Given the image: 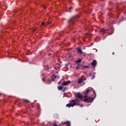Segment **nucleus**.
<instances>
[{"label": "nucleus", "instance_id": "nucleus-1", "mask_svg": "<svg viewBox=\"0 0 126 126\" xmlns=\"http://www.w3.org/2000/svg\"><path fill=\"white\" fill-rule=\"evenodd\" d=\"M91 91H93V89L92 88H89L86 90L85 92H84V94H85V95L83 96L84 98V101L86 103H91L93 100V98L87 96V94L90 93Z\"/></svg>", "mask_w": 126, "mask_h": 126}, {"label": "nucleus", "instance_id": "nucleus-2", "mask_svg": "<svg viewBox=\"0 0 126 126\" xmlns=\"http://www.w3.org/2000/svg\"><path fill=\"white\" fill-rule=\"evenodd\" d=\"M76 105L77 106H80L81 108L83 107V105L82 104H80L78 103L75 102V100L74 99L71 100L70 103L66 104V107H68V108H70V107H74V106Z\"/></svg>", "mask_w": 126, "mask_h": 126}, {"label": "nucleus", "instance_id": "nucleus-3", "mask_svg": "<svg viewBox=\"0 0 126 126\" xmlns=\"http://www.w3.org/2000/svg\"><path fill=\"white\" fill-rule=\"evenodd\" d=\"M76 97L77 98H78L79 99H80V100H82L83 96L80 94V93H77L76 94Z\"/></svg>", "mask_w": 126, "mask_h": 126}, {"label": "nucleus", "instance_id": "nucleus-4", "mask_svg": "<svg viewBox=\"0 0 126 126\" xmlns=\"http://www.w3.org/2000/svg\"><path fill=\"white\" fill-rule=\"evenodd\" d=\"M91 64H92L93 67H95V66L97 65V61H96V60H94L93 62L91 63Z\"/></svg>", "mask_w": 126, "mask_h": 126}, {"label": "nucleus", "instance_id": "nucleus-5", "mask_svg": "<svg viewBox=\"0 0 126 126\" xmlns=\"http://www.w3.org/2000/svg\"><path fill=\"white\" fill-rule=\"evenodd\" d=\"M70 83V81H67L66 82H63L62 84L63 86H66V85H68Z\"/></svg>", "mask_w": 126, "mask_h": 126}, {"label": "nucleus", "instance_id": "nucleus-6", "mask_svg": "<svg viewBox=\"0 0 126 126\" xmlns=\"http://www.w3.org/2000/svg\"><path fill=\"white\" fill-rule=\"evenodd\" d=\"M99 32L100 33H102L103 34H104V33H106V32H108V30H105V29H102L99 31Z\"/></svg>", "mask_w": 126, "mask_h": 126}, {"label": "nucleus", "instance_id": "nucleus-7", "mask_svg": "<svg viewBox=\"0 0 126 126\" xmlns=\"http://www.w3.org/2000/svg\"><path fill=\"white\" fill-rule=\"evenodd\" d=\"M83 81H84V79H83V78H79L78 80V84H80L81 83H82V82H83Z\"/></svg>", "mask_w": 126, "mask_h": 126}, {"label": "nucleus", "instance_id": "nucleus-8", "mask_svg": "<svg viewBox=\"0 0 126 126\" xmlns=\"http://www.w3.org/2000/svg\"><path fill=\"white\" fill-rule=\"evenodd\" d=\"M64 124L66 125L67 126H70V122L69 121H66L64 122Z\"/></svg>", "mask_w": 126, "mask_h": 126}, {"label": "nucleus", "instance_id": "nucleus-9", "mask_svg": "<svg viewBox=\"0 0 126 126\" xmlns=\"http://www.w3.org/2000/svg\"><path fill=\"white\" fill-rule=\"evenodd\" d=\"M80 98H75L74 99L75 100V103H78V104H79V102H80Z\"/></svg>", "mask_w": 126, "mask_h": 126}, {"label": "nucleus", "instance_id": "nucleus-10", "mask_svg": "<svg viewBox=\"0 0 126 126\" xmlns=\"http://www.w3.org/2000/svg\"><path fill=\"white\" fill-rule=\"evenodd\" d=\"M77 52H78V53H79L80 54H82V50L80 48H78L77 49Z\"/></svg>", "mask_w": 126, "mask_h": 126}, {"label": "nucleus", "instance_id": "nucleus-11", "mask_svg": "<svg viewBox=\"0 0 126 126\" xmlns=\"http://www.w3.org/2000/svg\"><path fill=\"white\" fill-rule=\"evenodd\" d=\"M51 24H52V21L48 20L47 24H45V25H51Z\"/></svg>", "mask_w": 126, "mask_h": 126}, {"label": "nucleus", "instance_id": "nucleus-12", "mask_svg": "<svg viewBox=\"0 0 126 126\" xmlns=\"http://www.w3.org/2000/svg\"><path fill=\"white\" fill-rule=\"evenodd\" d=\"M58 90H63V86L58 87Z\"/></svg>", "mask_w": 126, "mask_h": 126}, {"label": "nucleus", "instance_id": "nucleus-13", "mask_svg": "<svg viewBox=\"0 0 126 126\" xmlns=\"http://www.w3.org/2000/svg\"><path fill=\"white\" fill-rule=\"evenodd\" d=\"M81 61H82V59H79L76 61V63H81Z\"/></svg>", "mask_w": 126, "mask_h": 126}, {"label": "nucleus", "instance_id": "nucleus-14", "mask_svg": "<svg viewBox=\"0 0 126 126\" xmlns=\"http://www.w3.org/2000/svg\"><path fill=\"white\" fill-rule=\"evenodd\" d=\"M24 102H26L27 103H30V101H29V100H27V99H24Z\"/></svg>", "mask_w": 126, "mask_h": 126}, {"label": "nucleus", "instance_id": "nucleus-15", "mask_svg": "<svg viewBox=\"0 0 126 126\" xmlns=\"http://www.w3.org/2000/svg\"><path fill=\"white\" fill-rule=\"evenodd\" d=\"M57 76H56V75H52V78H55V79H56V78H57Z\"/></svg>", "mask_w": 126, "mask_h": 126}, {"label": "nucleus", "instance_id": "nucleus-16", "mask_svg": "<svg viewBox=\"0 0 126 126\" xmlns=\"http://www.w3.org/2000/svg\"><path fill=\"white\" fill-rule=\"evenodd\" d=\"M83 67H85L86 68H89V66H84Z\"/></svg>", "mask_w": 126, "mask_h": 126}, {"label": "nucleus", "instance_id": "nucleus-17", "mask_svg": "<svg viewBox=\"0 0 126 126\" xmlns=\"http://www.w3.org/2000/svg\"><path fill=\"white\" fill-rule=\"evenodd\" d=\"M42 81L45 82V81H46V79H45V78H42Z\"/></svg>", "mask_w": 126, "mask_h": 126}, {"label": "nucleus", "instance_id": "nucleus-18", "mask_svg": "<svg viewBox=\"0 0 126 126\" xmlns=\"http://www.w3.org/2000/svg\"><path fill=\"white\" fill-rule=\"evenodd\" d=\"M80 67L79 66H77L76 67V69H79V68H80Z\"/></svg>", "mask_w": 126, "mask_h": 126}, {"label": "nucleus", "instance_id": "nucleus-19", "mask_svg": "<svg viewBox=\"0 0 126 126\" xmlns=\"http://www.w3.org/2000/svg\"><path fill=\"white\" fill-rule=\"evenodd\" d=\"M41 25L42 26H44V25H45V23L44 22L41 23Z\"/></svg>", "mask_w": 126, "mask_h": 126}, {"label": "nucleus", "instance_id": "nucleus-20", "mask_svg": "<svg viewBox=\"0 0 126 126\" xmlns=\"http://www.w3.org/2000/svg\"><path fill=\"white\" fill-rule=\"evenodd\" d=\"M70 21H72V19H70V20H69L68 21V22H70Z\"/></svg>", "mask_w": 126, "mask_h": 126}, {"label": "nucleus", "instance_id": "nucleus-21", "mask_svg": "<svg viewBox=\"0 0 126 126\" xmlns=\"http://www.w3.org/2000/svg\"><path fill=\"white\" fill-rule=\"evenodd\" d=\"M35 31H36V29H33L32 32H35Z\"/></svg>", "mask_w": 126, "mask_h": 126}, {"label": "nucleus", "instance_id": "nucleus-22", "mask_svg": "<svg viewBox=\"0 0 126 126\" xmlns=\"http://www.w3.org/2000/svg\"><path fill=\"white\" fill-rule=\"evenodd\" d=\"M43 6L44 9H46V6L45 5H43Z\"/></svg>", "mask_w": 126, "mask_h": 126}, {"label": "nucleus", "instance_id": "nucleus-23", "mask_svg": "<svg viewBox=\"0 0 126 126\" xmlns=\"http://www.w3.org/2000/svg\"><path fill=\"white\" fill-rule=\"evenodd\" d=\"M63 95H64V96H66V93H64Z\"/></svg>", "mask_w": 126, "mask_h": 126}, {"label": "nucleus", "instance_id": "nucleus-24", "mask_svg": "<svg viewBox=\"0 0 126 126\" xmlns=\"http://www.w3.org/2000/svg\"><path fill=\"white\" fill-rule=\"evenodd\" d=\"M75 17H76V18H77V17H79V16L77 15V16H75Z\"/></svg>", "mask_w": 126, "mask_h": 126}, {"label": "nucleus", "instance_id": "nucleus-25", "mask_svg": "<svg viewBox=\"0 0 126 126\" xmlns=\"http://www.w3.org/2000/svg\"><path fill=\"white\" fill-rule=\"evenodd\" d=\"M93 93L94 94L96 95V94H95V91H93Z\"/></svg>", "mask_w": 126, "mask_h": 126}, {"label": "nucleus", "instance_id": "nucleus-26", "mask_svg": "<svg viewBox=\"0 0 126 126\" xmlns=\"http://www.w3.org/2000/svg\"><path fill=\"white\" fill-rule=\"evenodd\" d=\"M112 55H115V52H113Z\"/></svg>", "mask_w": 126, "mask_h": 126}, {"label": "nucleus", "instance_id": "nucleus-27", "mask_svg": "<svg viewBox=\"0 0 126 126\" xmlns=\"http://www.w3.org/2000/svg\"><path fill=\"white\" fill-rule=\"evenodd\" d=\"M1 95H2V94L0 93V96H1Z\"/></svg>", "mask_w": 126, "mask_h": 126}, {"label": "nucleus", "instance_id": "nucleus-28", "mask_svg": "<svg viewBox=\"0 0 126 126\" xmlns=\"http://www.w3.org/2000/svg\"><path fill=\"white\" fill-rule=\"evenodd\" d=\"M57 77H58V78H60V77H59V76H57Z\"/></svg>", "mask_w": 126, "mask_h": 126}, {"label": "nucleus", "instance_id": "nucleus-29", "mask_svg": "<svg viewBox=\"0 0 126 126\" xmlns=\"http://www.w3.org/2000/svg\"><path fill=\"white\" fill-rule=\"evenodd\" d=\"M49 56H51V54H50L49 55Z\"/></svg>", "mask_w": 126, "mask_h": 126}, {"label": "nucleus", "instance_id": "nucleus-30", "mask_svg": "<svg viewBox=\"0 0 126 126\" xmlns=\"http://www.w3.org/2000/svg\"><path fill=\"white\" fill-rule=\"evenodd\" d=\"M72 8H70L69 9H71Z\"/></svg>", "mask_w": 126, "mask_h": 126}, {"label": "nucleus", "instance_id": "nucleus-31", "mask_svg": "<svg viewBox=\"0 0 126 126\" xmlns=\"http://www.w3.org/2000/svg\"><path fill=\"white\" fill-rule=\"evenodd\" d=\"M63 92H64V90H63Z\"/></svg>", "mask_w": 126, "mask_h": 126}, {"label": "nucleus", "instance_id": "nucleus-32", "mask_svg": "<svg viewBox=\"0 0 126 126\" xmlns=\"http://www.w3.org/2000/svg\"><path fill=\"white\" fill-rule=\"evenodd\" d=\"M52 80H54V79H52Z\"/></svg>", "mask_w": 126, "mask_h": 126}]
</instances>
